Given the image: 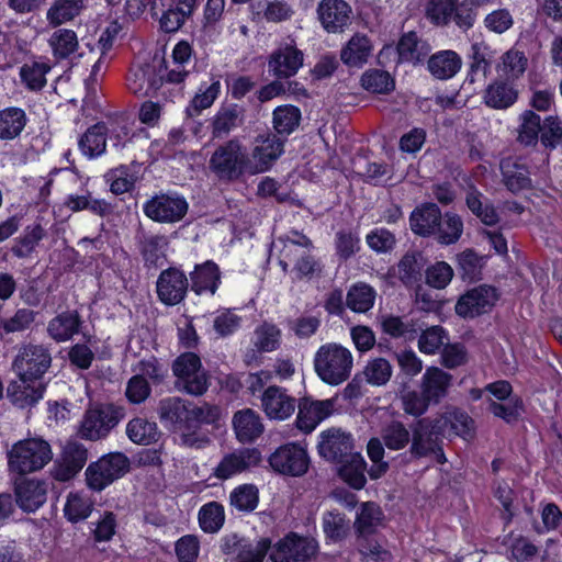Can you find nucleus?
I'll use <instances>...</instances> for the list:
<instances>
[{"instance_id": "aec40b11", "label": "nucleus", "mask_w": 562, "mask_h": 562, "mask_svg": "<svg viewBox=\"0 0 562 562\" xmlns=\"http://www.w3.org/2000/svg\"><path fill=\"white\" fill-rule=\"evenodd\" d=\"M334 412V400L312 401L303 398L299 404L297 427L304 432L313 431L316 426Z\"/></svg>"}, {"instance_id": "864d4df0", "label": "nucleus", "mask_w": 562, "mask_h": 562, "mask_svg": "<svg viewBox=\"0 0 562 562\" xmlns=\"http://www.w3.org/2000/svg\"><path fill=\"white\" fill-rule=\"evenodd\" d=\"M350 526L349 520L346 519L344 514L338 512H327L323 516V530L326 538L333 542H339L344 540Z\"/></svg>"}, {"instance_id": "dca6fc26", "label": "nucleus", "mask_w": 562, "mask_h": 562, "mask_svg": "<svg viewBox=\"0 0 562 562\" xmlns=\"http://www.w3.org/2000/svg\"><path fill=\"white\" fill-rule=\"evenodd\" d=\"M261 461L260 452L255 448H243L225 454L214 469V476L228 480L250 470Z\"/></svg>"}, {"instance_id": "c756f323", "label": "nucleus", "mask_w": 562, "mask_h": 562, "mask_svg": "<svg viewBox=\"0 0 562 562\" xmlns=\"http://www.w3.org/2000/svg\"><path fill=\"white\" fill-rule=\"evenodd\" d=\"M191 290L202 295L209 293L214 295L221 283V272L218 266L209 260L202 265H196L190 273Z\"/></svg>"}, {"instance_id": "ea45409f", "label": "nucleus", "mask_w": 562, "mask_h": 562, "mask_svg": "<svg viewBox=\"0 0 562 562\" xmlns=\"http://www.w3.org/2000/svg\"><path fill=\"white\" fill-rule=\"evenodd\" d=\"M27 123L23 109L9 106L0 110V140H13L21 135Z\"/></svg>"}, {"instance_id": "de8ad7c7", "label": "nucleus", "mask_w": 562, "mask_h": 562, "mask_svg": "<svg viewBox=\"0 0 562 562\" xmlns=\"http://www.w3.org/2000/svg\"><path fill=\"white\" fill-rule=\"evenodd\" d=\"M235 550L229 551L225 548L226 553H236V562H262L263 558L270 552V540L261 538L256 543L234 542Z\"/></svg>"}, {"instance_id": "72a5a7b5", "label": "nucleus", "mask_w": 562, "mask_h": 562, "mask_svg": "<svg viewBox=\"0 0 562 562\" xmlns=\"http://www.w3.org/2000/svg\"><path fill=\"white\" fill-rule=\"evenodd\" d=\"M432 428L440 431L441 435L450 436L453 434L465 438L472 435L473 420L464 412L452 411L436 419Z\"/></svg>"}, {"instance_id": "6ab92c4d", "label": "nucleus", "mask_w": 562, "mask_h": 562, "mask_svg": "<svg viewBox=\"0 0 562 562\" xmlns=\"http://www.w3.org/2000/svg\"><path fill=\"white\" fill-rule=\"evenodd\" d=\"M319 454L328 461H344L352 452V439L340 429H328L321 434Z\"/></svg>"}, {"instance_id": "8fccbe9b", "label": "nucleus", "mask_w": 562, "mask_h": 562, "mask_svg": "<svg viewBox=\"0 0 562 562\" xmlns=\"http://www.w3.org/2000/svg\"><path fill=\"white\" fill-rule=\"evenodd\" d=\"M93 508L91 498L81 492L69 493L64 507L67 519L71 522H78L87 519Z\"/></svg>"}, {"instance_id": "e433bc0d", "label": "nucleus", "mask_w": 562, "mask_h": 562, "mask_svg": "<svg viewBox=\"0 0 562 562\" xmlns=\"http://www.w3.org/2000/svg\"><path fill=\"white\" fill-rule=\"evenodd\" d=\"M441 215L436 204H424L411 214V228L415 234L420 236L434 235L437 225H439Z\"/></svg>"}, {"instance_id": "603ef678", "label": "nucleus", "mask_w": 562, "mask_h": 562, "mask_svg": "<svg viewBox=\"0 0 562 562\" xmlns=\"http://www.w3.org/2000/svg\"><path fill=\"white\" fill-rule=\"evenodd\" d=\"M383 443L391 450L404 449L412 439L409 430L398 420H393L381 431Z\"/></svg>"}, {"instance_id": "49530a36", "label": "nucleus", "mask_w": 562, "mask_h": 562, "mask_svg": "<svg viewBox=\"0 0 562 562\" xmlns=\"http://www.w3.org/2000/svg\"><path fill=\"white\" fill-rule=\"evenodd\" d=\"M465 203L469 210L485 225L492 226L498 223L499 216L495 207L490 204L484 195L475 188H471L468 191Z\"/></svg>"}, {"instance_id": "473e14b6", "label": "nucleus", "mask_w": 562, "mask_h": 562, "mask_svg": "<svg viewBox=\"0 0 562 562\" xmlns=\"http://www.w3.org/2000/svg\"><path fill=\"white\" fill-rule=\"evenodd\" d=\"M518 99V90L514 85L495 80L491 82L483 94L485 105L495 110H506L515 104Z\"/></svg>"}, {"instance_id": "09e8293b", "label": "nucleus", "mask_w": 562, "mask_h": 562, "mask_svg": "<svg viewBox=\"0 0 562 562\" xmlns=\"http://www.w3.org/2000/svg\"><path fill=\"white\" fill-rule=\"evenodd\" d=\"M463 232V222L461 217L451 212L441 215L439 225L436 227L434 235L442 245H451L457 243Z\"/></svg>"}, {"instance_id": "c85d7f7f", "label": "nucleus", "mask_w": 562, "mask_h": 562, "mask_svg": "<svg viewBox=\"0 0 562 562\" xmlns=\"http://www.w3.org/2000/svg\"><path fill=\"white\" fill-rule=\"evenodd\" d=\"M373 44L362 33L353 34L340 50V59L348 67L361 68L372 55Z\"/></svg>"}, {"instance_id": "cd10ccee", "label": "nucleus", "mask_w": 562, "mask_h": 562, "mask_svg": "<svg viewBox=\"0 0 562 562\" xmlns=\"http://www.w3.org/2000/svg\"><path fill=\"white\" fill-rule=\"evenodd\" d=\"M236 438L241 443L252 442L263 432L261 417L251 408L236 412L232 419Z\"/></svg>"}, {"instance_id": "4d7b16f0", "label": "nucleus", "mask_w": 562, "mask_h": 562, "mask_svg": "<svg viewBox=\"0 0 562 562\" xmlns=\"http://www.w3.org/2000/svg\"><path fill=\"white\" fill-rule=\"evenodd\" d=\"M224 507L216 502L203 505L199 512V522L205 532H217L224 525Z\"/></svg>"}, {"instance_id": "7ed1b4c3", "label": "nucleus", "mask_w": 562, "mask_h": 562, "mask_svg": "<svg viewBox=\"0 0 562 562\" xmlns=\"http://www.w3.org/2000/svg\"><path fill=\"white\" fill-rule=\"evenodd\" d=\"M209 168L220 181L232 182L250 173L249 155L238 138H232L213 151Z\"/></svg>"}, {"instance_id": "412c9836", "label": "nucleus", "mask_w": 562, "mask_h": 562, "mask_svg": "<svg viewBox=\"0 0 562 562\" xmlns=\"http://www.w3.org/2000/svg\"><path fill=\"white\" fill-rule=\"evenodd\" d=\"M317 13L327 32L339 33L349 24L351 8L344 0H322Z\"/></svg>"}, {"instance_id": "680f3d73", "label": "nucleus", "mask_w": 562, "mask_h": 562, "mask_svg": "<svg viewBox=\"0 0 562 562\" xmlns=\"http://www.w3.org/2000/svg\"><path fill=\"white\" fill-rule=\"evenodd\" d=\"M448 341L446 330L440 326H431L420 334L418 349L425 355L437 353Z\"/></svg>"}, {"instance_id": "423d86ee", "label": "nucleus", "mask_w": 562, "mask_h": 562, "mask_svg": "<svg viewBox=\"0 0 562 562\" xmlns=\"http://www.w3.org/2000/svg\"><path fill=\"white\" fill-rule=\"evenodd\" d=\"M176 376L175 387L187 394L200 396L209 387L207 374L202 367L201 359L193 352H184L172 363Z\"/></svg>"}, {"instance_id": "0e129e2a", "label": "nucleus", "mask_w": 562, "mask_h": 562, "mask_svg": "<svg viewBox=\"0 0 562 562\" xmlns=\"http://www.w3.org/2000/svg\"><path fill=\"white\" fill-rule=\"evenodd\" d=\"M167 245L165 236L145 235L140 241V252L146 262L157 266L165 258Z\"/></svg>"}, {"instance_id": "2eb2a0df", "label": "nucleus", "mask_w": 562, "mask_h": 562, "mask_svg": "<svg viewBox=\"0 0 562 562\" xmlns=\"http://www.w3.org/2000/svg\"><path fill=\"white\" fill-rule=\"evenodd\" d=\"M189 289V279L177 268L162 270L156 282V292L161 303L175 306L181 303Z\"/></svg>"}, {"instance_id": "39448f33", "label": "nucleus", "mask_w": 562, "mask_h": 562, "mask_svg": "<svg viewBox=\"0 0 562 562\" xmlns=\"http://www.w3.org/2000/svg\"><path fill=\"white\" fill-rule=\"evenodd\" d=\"M125 416V409L111 403L89 407L80 422L78 434L87 440L105 438Z\"/></svg>"}, {"instance_id": "f03ea898", "label": "nucleus", "mask_w": 562, "mask_h": 562, "mask_svg": "<svg viewBox=\"0 0 562 562\" xmlns=\"http://www.w3.org/2000/svg\"><path fill=\"white\" fill-rule=\"evenodd\" d=\"M314 369L326 384L336 386L347 381L353 368L351 351L340 344L322 345L314 355Z\"/></svg>"}, {"instance_id": "1a4fd4ad", "label": "nucleus", "mask_w": 562, "mask_h": 562, "mask_svg": "<svg viewBox=\"0 0 562 562\" xmlns=\"http://www.w3.org/2000/svg\"><path fill=\"white\" fill-rule=\"evenodd\" d=\"M188 209L189 204L184 196L172 192L157 194L143 205V211L148 218L162 224L180 222Z\"/></svg>"}, {"instance_id": "c9c22d12", "label": "nucleus", "mask_w": 562, "mask_h": 562, "mask_svg": "<svg viewBox=\"0 0 562 562\" xmlns=\"http://www.w3.org/2000/svg\"><path fill=\"white\" fill-rule=\"evenodd\" d=\"M429 72L440 80L450 79L461 69L462 59L454 50H440L428 59Z\"/></svg>"}, {"instance_id": "4be33fe9", "label": "nucleus", "mask_w": 562, "mask_h": 562, "mask_svg": "<svg viewBox=\"0 0 562 562\" xmlns=\"http://www.w3.org/2000/svg\"><path fill=\"white\" fill-rule=\"evenodd\" d=\"M261 405L266 415L271 419L283 420L295 411V398L280 386H269L261 396Z\"/></svg>"}, {"instance_id": "4c0bfd02", "label": "nucleus", "mask_w": 562, "mask_h": 562, "mask_svg": "<svg viewBox=\"0 0 562 562\" xmlns=\"http://www.w3.org/2000/svg\"><path fill=\"white\" fill-rule=\"evenodd\" d=\"M83 0H55L46 11V21L53 27L74 21L83 10Z\"/></svg>"}, {"instance_id": "052dcab7", "label": "nucleus", "mask_w": 562, "mask_h": 562, "mask_svg": "<svg viewBox=\"0 0 562 562\" xmlns=\"http://www.w3.org/2000/svg\"><path fill=\"white\" fill-rule=\"evenodd\" d=\"M375 292L367 284L353 285L347 294V306L357 313L369 311L374 303Z\"/></svg>"}, {"instance_id": "3c124183", "label": "nucleus", "mask_w": 562, "mask_h": 562, "mask_svg": "<svg viewBox=\"0 0 562 562\" xmlns=\"http://www.w3.org/2000/svg\"><path fill=\"white\" fill-rule=\"evenodd\" d=\"M126 435L134 443L150 445L157 439V425L140 417L133 418L126 425Z\"/></svg>"}, {"instance_id": "5701e85b", "label": "nucleus", "mask_w": 562, "mask_h": 562, "mask_svg": "<svg viewBox=\"0 0 562 562\" xmlns=\"http://www.w3.org/2000/svg\"><path fill=\"white\" fill-rule=\"evenodd\" d=\"M434 434H440V431H436L432 427L429 429L427 419L417 420L412 429L411 453L419 458L434 453L438 461L443 463L446 458L441 448L438 447Z\"/></svg>"}, {"instance_id": "a211bd4d", "label": "nucleus", "mask_w": 562, "mask_h": 562, "mask_svg": "<svg viewBox=\"0 0 562 562\" xmlns=\"http://www.w3.org/2000/svg\"><path fill=\"white\" fill-rule=\"evenodd\" d=\"M274 246L279 251V263L283 271H288L291 265L313 248L311 239L299 232L280 236Z\"/></svg>"}, {"instance_id": "37998d69", "label": "nucleus", "mask_w": 562, "mask_h": 562, "mask_svg": "<svg viewBox=\"0 0 562 562\" xmlns=\"http://www.w3.org/2000/svg\"><path fill=\"white\" fill-rule=\"evenodd\" d=\"M501 169L504 183L509 191L515 193L531 186L529 171L524 165L506 159L502 161Z\"/></svg>"}, {"instance_id": "393cba45", "label": "nucleus", "mask_w": 562, "mask_h": 562, "mask_svg": "<svg viewBox=\"0 0 562 562\" xmlns=\"http://www.w3.org/2000/svg\"><path fill=\"white\" fill-rule=\"evenodd\" d=\"M44 385L41 381L31 378L18 376L8 389V397L20 408L36 404L44 394Z\"/></svg>"}, {"instance_id": "bb28decb", "label": "nucleus", "mask_w": 562, "mask_h": 562, "mask_svg": "<svg viewBox=\"0 0 562 562\" xmlns=\"http://www.w3.org/2000/svg\"><path fill=\"white\" fill-rule=\"evenodd\" d=\"M46 483L38 480H22L15 486V499L26 513H34L46 502Z\"/></svg>"}, {"instance_id": "2f4dec72", "label": "nucleus", "mask_w": 562, "mask_h": 562, "mask_svg": "<svg viewBox=\"0 0 562 562\" xmlns=\"http://www.w3.org/2000/svg\"><path fill=\"white\" fill-rule=\"evenodd\" d=\"M52 70L50 61L45 57H38L25 61L20 67V79L30 91H40L46 83V75Z\"/></svg>"}, {"instance_id": "774afa93", "label": "nucleus", "mask_w": 562, "mask_h": 562, "mask_svg": "<svg viewBox=\"0 0 562 562\" xmlns=\"http://www.w3.org/2000/svg\"><path fill=\"white\" fill-rule=\"evenodd\" d=\"M362 87L373 93H387L394 89V80L389 72L380 69L366 71L361 77Z\"/></svg>"}, {"instance_id": "a878e982", "label": "nucleus", "mask_w": 562, "mask_h": 562, "mask_svg": "<svg viewBox=\"0 0 562 562\" xmlns=\"http://www.w3.org/2000/svg\"><path fill=\"white\" fill-rule=\"evenodd\" d=\"M244 110L237 104L221 106L210 120L212 138H225L244 123Z\"/></svg>"}, {"instance_id": "9b49d317", "label": "nucleus", "mask_w": 562, "mask_h": 562, "mask_svg": "<svg viewBox=\"0 0 562 562\" xmlns=\"http://www.w3.org/2000/svg\"><path fill=\"white\" fill-rule=\"evenodd\" d=\"M283 151L284 142L278 135L272 133L258 135L249 157L250 175L268 171Z\"/></svg>"}, {"instance_id": "0eeeda50", "label": "nucleus", "mask_w": 562, "mask_h": 562, "mask_svg": "<svg viewBox=\"0 0 562 562\" xmlns=\"http://www.w3.org/2000/svg\"><path fill=\"white\" fill-rule=\"evenodd\" d=\"M318 542L311 537L289 532L274 544L270 543L271 562H308L316 557Z\"/></svg>"}, {"instance_id": "e2e57ef3", "label": "nucleus", "mask_w": 562, "mask_h": 562, "mask_svg": "<svg viewBox=\"0 0 562 562\" xmlns=\"http://www.w3.org/2000/svg\"><path fill=\"white\" fill-rule=\"evenodd\" d=\"M422 269V256L416 252H407L397 265V274L404 284L412 285L418 281Z\"/></svg>"}, {"instance_id": "f704fd0d", "label": "nucleus", "mask_w": 562, "mask_h": 562, "mask_svg": "<svg viewBox=\"0 0 562 562\" xmlns=\"http://www.w3.org/2000/svg\"><path fill=\"white\" fill-rule=\"evenodd\" d=\"M81 319L76 311H67L52 318L47 326L48 335L57 342L67 341L79 333Z\"/></svg>"}, {"instance_id": "bf43d9fd", "label": "nucleus", "mask_w": 562, "mask_h": 562, "mask_svg": "<svg viewBox=\"0 0 562 562\" xmlns=\"http://www.w3.org/2000/svg\"><path fill=\"white\" fill-rule=\"evenodd\" d=\"M527 68V58L522 52L509 49L502 56V63L497 66L499 75L507 79L519 78Z\"/></svg>"}, {"instance_id": "69168bd1", "label": "nucleus", "mask_w": 562, "mask_h": 562, "mask_svg": "<svg viewBox=\"0 0 562 562\" xmlns=\"http://www.w3.org/2000/svg\"><path fill=\"white\" fill-rule=\"evenodd\" d=\"M280 329L272 324H263L255 330L254 345L260 352H271L279 348Z\"/></svg>"}, {"instance_id": "6e6d98bb", "label": "nucleus", "mask_w": 562, "mask_h": 562, "mask_svg": "<svg viewBox=\"0 0 562 562\" xmlns=\"http://www.w3.org/2000/svg\"><path fill=\"white\" fill-rule=\"evenodd\" d=\"M301 113L294 105L278 106L273 111V127L278 134H291L300 123Z\"/></svg>"}, {"instance_id": "f3484780", "label": "nucleus", "mask_w": 562, "mask_h": 562, "mask_svg": "<svg viewBox=\"0 0 562 562\" xmlns=\"http://www.w3.org/2000/svg\"><path fill=\"white\" fill-rule=\"evenodd\" d=\"M497 300L494 288L481 285L468 291L456 304V312L462 317H474L488 312Z\"/></svg>"}, {"instance_id": "79ce46f5", "label": "nucleus", "mask_w": 562, "mask_h": 562, "mask_svg": "<svg viewBox=\"0 0 562 562\" xmlns=\"http://www.w3.org/2000/svg\"><path fill=\"white\" fill-rule=\"evenodd\" d=\"M338 463L340 464L339 475L345 482L356 490L364 486L367 482L364 476L366 461L360 453L353 452Z\"/></svg>"}, {"instance_id": "9d476101", "label": "nucleus", "mask_w": 562, "mask_h": 562, "mask_svg": "<svg viewBox=\"0 0 562 562\" xmlns=\"http://www.w3.org/2000/svg\"><path fill=\"white\" fill-rule=\"evenodd\" d=\"M52 364L49 350L42 345L29 344L22 346L12 362V369L18 376L40 381Z\"/></svg>"}, {"instance_id": "13d9d810", "label": "nucleus", "mask_w": 562, "mask_h": 562, "mask_svg": "<svg viewBox=\"0 0 562 562\" xmlns=\"http://www.w3.org/2000/svg\"><path fill=\"white\" fill-rule=\"evenodd\" d=\"M229 502L239 512H252L258 506V490L251 484L239 485L232 491Z\"/></svg>"}, {"instance_id": "f8f14e48", "label": "nucleus", "mask_w": 562, "mask_h": 562, "mask_svg": "<svg viewBox=\"0 0 562 562\" xmlns=\"http://www.w3.org/2000/svg\"><path fill=\"white\" fill-rule=\"evenodd\" d=\"M164 72L162 61L134 67L127 77V88L137 97L154 95L164 83Z\"/></svg>"}, {"instance_id": "a19ab883", "label": "nucleus", "mask_w": 562, "mask_h": 562, "mask_svg": "<svg viewBox=\"0 0 562 562\" xmlns=\"http://www.w3.org/2000/svg\"><path fill=\"white\" fill-rule=\"evenodd\" d=\"M429 50V45L415 32L404 34L397 44L398 57L404 63L417 64L426 58Z\"/></svg>"}, {"instance_id": "4468645a", "label": "nucleus", "mask_w": 562, "mask_h": 562, "mask_svg": "<svg viewBox=\"0 0 562 562\" xmlns=\"http://www.w3.org/2000/svg\"><path fill=\"white\" fill-rule=\"evenodd\" d=\"M304 54L296 47L294 40L281 43L269 57V71L277 78L286 79L303 66Z\"/></svg>"}, {"instance_id": "f257e3e1", "label": "nucleus", "mask_w": 562, "mask_h": 562, "mask_svg": "<svg viewBox=\"0 0 562 562\" xmlns=\"http://www.w3.org/2000/svg\"><path fill=\"white\" fill-rule=\"evenodd\" d=\"M158 416L161 424L173 431L193 430L201 424H210L217 417V409L204 404L198 406L179 396L159 401Z\"/></svg>"}, {"instance_id": "58836bf2", "label": "nucleus", "mask_w": 562, "mask_h": 562, "mask_svg": "<svg viewBox=\"0 0 562 562\" xmlns=\"http://www.w3.org/2000/svg\"><path fill=\"white\" fill-rule=\"evenodd\" d=\"M383 518V512L376 504L371 502L361 504L355 520L358 537L364 540L366 537L374 533L382 526Z\"/></svg>"}, {"instance_id": "b1692460", "label": "nucleus", "mask_w": 562, "mask_h": 562, "mask_svg": "<svg viewBox=\"0 0 562 562\" xmlns=\"http://www.w3.org/2000/svg\"><path fill=\"white\" fill-rule=\"evenodd\" d=\"M53 57L57 60H74L82 56L77 33L71 29L56 27L47 40Z\"/></svg>"}, {"instance_id": "7c9ffc66", "label": "nucleus", "mask_w": 562, "mask_h": 562, "mask_svg": "<svg viewBox=\"0 0 562 562\" xmlns=\"http://www.w3.org/2000/svg\"><path fill=\"white\" fill-rule=\"evenodd\" d=\"M452 382V375L438 367H428L420 379V390L434 404L446 395Z\"/></svg>"}, {"instance_id": "c03bdc74", "label": "nucleus", "mask_w": 562, "mask_h": 562, "mask_svg": "<svg viewBox=\"0 0 562 562\" xmlns=\"http://www.w3.org/2000/svg\"><path fill=\"white\" fill-rule=\"evenodd\" d=\"M108 130L104 124H95L90 127L78 142L79 149L88 158H94L102 155L106 147Z\"/></svg>"}, {"instance_id": "5fc2aeb1", "label": "nucleus", "mask_w": 562, "mask_h": 562, "mask_svg": "<svg viewBox=\"0 0 562 562\" xmlns=\"http://www.w3.org/2000/svg\"><path fill=\"white\" fill-rule=\"evenodd\" d=\"M364 380L373 386L385 385L393 373L391 363L384 358L369 360L363 368Z\"/></svg>"}, {"instance_id": "20e7f679", "label": "nucleus", "mask_w": 562, "mask_h": 562, "mask_svg": "<svg viewBox=\"0 0 562 562\" xmlns=\"http://www.w3.org/2000/svg\"><path fill=\"white\" fill-rule=\"evenodd\" d=\"M8 468L16 474L43 469L53 458L50 445L42 438H27L15 442L7 453Z\"/></svg>"}, {"instance_id": "ddd939ff", "label": "nucleus", "mask_w": 562, "mask_h": 562, "mask_svg": "<svg viewBox=\"0 0 562 562\" xmlns=\"http://www.w3.org/2000/svg\"><path fill=\"white\" fill-rule=\"evenodd\" d=\"M271 468L281 474L301 476L308 469L306 450L297 443L279 447L269 458Z\"/></svg>"}, {"instance_id": "338daca9", "label": "nucleus", "mask_w": 562, "mask_h": 562, "mask_svg": "<svg viewBox=\"0 0 562 562\" xmlns=\"http://www.w3.org/2000/svg\"><path fill=\"white\" fill-rule=\"evenodd\" d=\"M44 236L45 229L40 224L27 226L23 236L12 248L13 254L19 258H25L30 256L37 244L44 238Z\"/></svg>"}, {"instance_id": "6e6552de", "label": "nucleus", "mask_w": 562, "mask_h": 562, "mask_svg": "<svg viewBox=\"0 0 562 562\" xmlns=\"http://www.w3.org/2000/svg\"><path fill=\"white\" fill-rule=\"evenodd\" d=\"M130 470V460L122 452H113L91 463L86 470V480L90 488L102 491Z\"/></svg>"}, {"instance_id": "a18cd8bd", "label": "nucleus", "mask_w": 562, "mask_h": 562, "mask_svg": "<svg viewBox=\"0 0 562 562\" xmlns=\"http://www.w3.org/2000/svg\"><path fill=\"white\" fill-rule=\"evenodd\" d=\"M517 128V140L524 146L538 144L541 132V117L531 110H525L519 115Z\"/></svg>"}]
</instances>
